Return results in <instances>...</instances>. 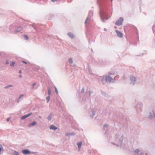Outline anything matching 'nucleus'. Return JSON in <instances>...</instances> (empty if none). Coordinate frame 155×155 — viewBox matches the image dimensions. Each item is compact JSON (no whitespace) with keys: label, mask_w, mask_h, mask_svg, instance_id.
Instances as JSON below:
<instances>
[{"label":"nucleus","mask_w":155,"mask_h":155,"mask_svg":"<svg viewBox=\"0 0 155 155\" xmlns=\"http://www.w3.org/2000/svg\"><path fill=\"white\" fill-rule=\"evenodd\" d=\"M115 31L117 33V35L118 37L122 38L123 36L122 33L119 31L115 30Z\"/></svg>","instance_id":"f8f14e48"},{"label":"nucleus","mask_w":155,"mask_h":155,"mask_svg":"<svg viewBox=\"0 0 155 155\" xmlns=\"http://www.w3.org/2000/svg\"><path fill=\"white\" fill-rule=\"evenodd\" d=\"M101 81L102 82V84H104L105 83V82H106V78L105 77H104L102 78L101 79Z\"/></svg>","instance_id":"412c9836"},{"label":"nucleus","mask_w":155,"mask_h":155,"mask_svg":"<svg viewBox=\"0 0 155 155\" xmlns=\"http://www.w3.org/2000/svg\"><path fill=\"white\" fill-rule=\"evenodd\" d=\"M24 37L25 38V39L26 40H28V36L27 35H25L24 36Z\"/></svg>","instance_id":"cd10ccee"},{"label":"nucleus","mask_w":155,"mask_h":155,"mask_svg":"<svg viewBox=\"0 0 155 155\" xmlns=\"http://www.w3.org/2000/svg\"><path fill=\"white\" fill-rule=\"evenodd\" d=\"M57 0H51V1L52 2H55Z\"/></svg>","instance_id":"ea45409f"},{"label":"nucleus","mask_w":155,"mask_h":155,"mask_svg":"<svg viewBox=\"0 0 155 155\" xmlns=\"http://www.w3.org/2000/svg\"><path fill=\"white\" fill-rule=\"evenodd\" d=\"M9 62H8V60H7V61H6V63H5V64H9Z\"/></svg>","instance_id":"58836bf2"},{"label":"nucleus","mask_w":155,"mask_h":155,"mask_svg":"<svg viewBox=\"0 0 155 155\" xmlns=\"http://www.w3.org/2000/svg\"><path fill=\"white\" fill-rule=\"evenodd\" d=\"M106 0H97V3L100 8V16L101 21L103 22H104V19L107 20L108 19L106 14L102 10L101 8L102 6L104 4Z\"/></svg>","instance_id":"f257e3e1"},{"label":"nucleus","mask_w":155,"mask_h":155,"mask_svg":"<svg viewBox=\"0 0 155 155\" xmlns=\"http://www.w3.org/2000/svg\"><path fill=\"white\" fill-rule=\"evenodd\" d=\"M153 116H154V110H153L151 112H149L148 118L149 119H152Z\"/></svg>","instance_id":"9b49d317"},{"label":"nucleus","mask_w":155,"mask_h":155,"mask_svg":"<svg viewBox=\"0 0 155 155\" xmlns=\"http://www.w3.org/2000/svg\"><path fill=\"white\" fill-rule=\"evenodd\" d=\"M10 30L12 33H17L20 31L22 30V28L20 26L16 27L15 25L13 24L10 27Z\"/></svg>","instance_id":"f03ea898"},{"label":"nucleus","mask_w":155,"mask_h":155,"mask_svg":"<svg viewBox=\"0 0 155 155\" xmlns=\"http://www.w3.org/2000/svg\"><path fill=\"white\" fill-rule=\"evenodd\" d=\"M9 120H10V118H8L7 119V121L8 122L9 121Z\"/></svg>","instance_id":"79ce46f5"},{"label":"nucleus","mask_w":155,"mask_h":155,"mask_svg":"<svg viewBox=\"0 0 155 155\" xmlns=\"http://www.w3.org/2000/svg\"><path fill=\"white\" fill-rule=\"evenodd\" d=\"M3 152V147L2 145L0 144V154L2 153Z\"/></svg>","instance_id":"aec40b11"},{"label":"nucleus","mask_w":155,"mask_h":155,"mask_svg":"<svg viewBox=\"0 0 155 155\" xmlns=\"http://www.w3.org/2000/svg\"><path fill=\"white\" fill-rule=\"evenodd\" d=\"M22 153L24 155L29 154L30 153V151L28 149H25L22 151Z\"/></svg>","instance_id":"9d476101"},{"label":"nucleus","mask_w":155,"mask_h":155,"mask_svg":"<svg viewBox=\"0 0 155 155\" xmlns=\"http://www.w3.org/2000/svg\"><path fill=\"white\" fill-rule=\"evenodd\" d=\"M67 35H68V36L71 38L73 39L74 38V35L71 33L69 32L68 33Z\"/></svg>","instance_id":"2eb2a0df"},{"label":"nucleus","mask_w":155,"mask_h":155,"mask_svg":"<svg viewBox=\"0 0 155 155\" xmlns=\"http://www.w3.org/2000/svg\"><path fill=\"white\" fill-rule=\"evenodd\" d=\"M31 26L32 27H33L35 30H36V28L34 27L33 25H31Z\"/></svg>","instance_id":"72a5a7b5"},{"label":"nucleus","mask_w":155,"mask_h":155,"mask_svg":"<svg viewBox=\"0 0 155 155\" xmlns=\"http://www.w3.org/2000/svg\"><path fill=\"white\" fill-rule=\"evenodd\" d=\"M36 84V83H34L33 84H32V86H33L32 88H34V86Z\"/></svg>","instance_id":"f704fd0d"},{"label":"nucleus","mask_w":155,"mask_h":155,"mask_svg":"<svg viewBox=\"0 0 155 155\" xmlns=\"http://www.w3.org/2000/svg\"><path fill=\"white\" fill-rule=\"evenodd\" d=\"M32 114V113H31L28 114H26V115H24L22 116L21 117V120L25 119L27 117L30 116Z\"/></svg>","instance_id":"ddd939ff"},{"label":"nucleus","mask_w":155,"mask_h":155,"mask_svg":"<svg viewBox=\"0 0 155 155\" xmlns=\"http://www.w3.org/2000/svg\"><path fill=\"white\" fill-rule=\"evenodd\" d=\"M89 97H91V94L92 93L93 91H89Z\"/></svg>","instance_id":"c85d7f7f"},{"label":"nucleus","mask_w":155,"mask_h":155,"mask_svg":"<svg viewBox=\"0 0 155 155\" xmlns=\"http://www.w3.org/2000/svg\"><path fill=\"white\" fill-rule=\"evenodd\" d=\"M68 62L70 64H72L73 62L72 58H69L68 59Z\"/></svg>","instance_id":"5701e85b"},{"label":"nucleus","mask_w":155,"mask_h":155,"mask_svg":"<svg viewBox=\"0 0 155 155\" xmlns=\"http://www.w3.org/2000/svg\"><path fill=\"white\" fill-rule=\"evenodd\" d=\"M75 134L74 132H72L71 133H67L66 134V136H68L69 135H74Z\"/></svg>","instance_id":"6ab92c4d"},{"label":"nucleus","mask_w":155,"mask_h":155,"mask_svg":"<svg viewBox=\"0 0 155 155\" xmlns=\"http://www.w3.org/2000/svg\"><path fill=\"white\" fill-rule=\"evenodd\" d=\"M19 78H21L22 77V75L21 74L20 75H19Z\"/></svg>","instance_id":"a19ab883"},{"label":"nucleus","mask_w":155,"mask_h":155,"mask_svg":"<svg viewBox=\"0 0 155 155\" xmlns=\"http://www.w3.org/2000/svg\"><path fill=\"white\" fill-rule=\"evenodd\" d=\"M145 155H148V154H147V153H145Z\"/></svg>","instance_id":"de8ad7c7"},{"label":"nucleus","mask_w":155,"mask_h":155,"mask_svg":"<svg viewBox=\"0 0 155 155\" xmlns=\"http://www.w3.org/2000/svg\"><path fill=\"white\" fill-rule=\"evenodd\" d=\"M112 143L114 145L115 144L114 143Z\"/></svg>","instance_id":"8fccbe9b"},{"label":"nucleus","mask_w":155,"mask_h":155,"mask_svg":"<svg viewBox=\"0 0 155 155\" xmlns=\"http://www.w3.org/2000/svg\"><path fill=\"white\" fill-rule=\"evenodd\" d=\"M124 139V136L123 135H122L121 137H120V139H119V141L117 142V144L116 145L118 147H121V145L122 143L123 140Z\"/></svg>","instance_id":"423d86ee"},{"label":"nucleus","mask_w":155,"mask_h":155,"mask_svg":"<svg viewBox=\"0 0 155 155\" xmlns=\"http://www.w3.org/2000/svg\"><path fill=\"white\" fill-rule=\"evenodd\" d=\"M15 62L14 61H12V63L10 64V66H12V67H14L15 66Z\"/></svg>","instance_id":"a878e982"},{"label":"nucleus","mask_w":155,"mask_h":155,"mask_svg":"<svg viewBox=\"0 0 155 155\" xmlns=\"http://www.w3.org/2000/svg\"><path fill=\"white\" fill-rule=\"evenodd\" d=\"M47 102V103H48L50 100V96H48L46 97Z\"/></svg>","instance_id":"393cba45"},{"label":"nucleus","mask_w":155,"mask_h":155,"mask_svg":"<svg viewBox=\"0 0 155 155\" xmlns=\"http://www.w3.org/2000/svg\"><path fill=\"white\" fill-rule=\"evenodd\" d=\"M53 114L52 113H51L48 117H47V119L49 121H50L52 118V117Z\"/></svg>","instance_id":"dca6fc26"},{"label":"nucleus","mask_w":155,"mask_h":155,"mask_svg":"<svg viewBox=\"0 0 155 155\" xmlns=\"http://www.w3.org/2000/svg\"><path fill=\"white\" fill-rule=\"evenodd\" d=\"M89 72L90 74H91V71L90 69L89 70Z\"/></svg>","instance_id":"c03bdc74"},{"label":"nucleus","mask_w":155,"mask_h":155,"mask_svg":"<svg viewBox=\"0 0 155 155\" xmlns=\"http://www.w3.org/2000/svg\"><path fill=\"white\" fill-rule=\"evenodd\" d=\"M123 18L122 17H120L115 22V25L117 26L121 25L123 21Z\"/></svg>","instance_id":"39448f33"},{"label":"nucleus","mask_w":155,"mask_h":155,"mask_svg":"<svg viewBox=\"0 0 155 155\" xmlns=\"http://www.w3.org/2000/svg\"><path fill=\"white\" fill-rule=\"evenodd\" d=\"M130 80L131 81L130 83L133 85L136 82V78L134 76H131L130 77Z\"/></svg>","instance_id":"1a4fd4ad"},{"label":"nucleus","mask_w":155,"mask_h":155,"mask_svg":"<svg viewBox=\"0 0 155 155\" xmlns=\"http://www.w3.org/2000/svg\"><path fill=\"white\" fill-rule=\"evenodd\" d=\"M114 28H117V27L116 26H114Z\"/></svg>","instance_id":"09e8293b"},{"label":"nucleus","mask_w":155,"mask_h":155,"mask_svg":"<svg viewBox=\"0 0 155 155\" xmlns=\"http://www.w3.org/2000/svg\"><path fill=\"white\" fill-rule=\"evenodd\" d=\"M54 88H55V92L56 94H58V91L57 90V88L55 87H54Z\"/></svg>","instance_id":"c756f323"},{"label":"nucleus","mask_w":155,"mask_h":155,"mask_svg":"<svg viewBox=\"0 0 155 155\" xmlns=\"http://www.w3.org/2000/svg\"><path fill=\"white\" fill-rule=\"evenodd\" d=\"M19 72L20 73V74H21L22 73V71L21 70H19Z\"/></svg>","instance_id":"37998d69"},{"label":"nucleus","mask_w":155,"mask_h":155,"mask_svg":"<svg viewBox=\"0 0 155 155\" xmlns=\"http://www.w3.org/2000/svg\"><path fill=\"white\" fill-rule=\"evenodd\" d=\"M134 155H143V153L140 152L139 149H137L134 150Z\"/></svg>","instance_id":"0eeeda50"},{"label":"nucleus","mask_w":155,"mask_h":155,"mask_svg":"<svg viewBox=\"0 0 155 155\" xmlns=\"http://www.w3.org/2000/svg\"><path fill=\"white\" fill-rule=\"evenodd\" d=\"M104 31H107V29L106 28H104Z\"/></svg>","instance_id":"a18cd8bd"},{"label":"nucleus","mask_w":155,"mask_h":155,"mask_svg":"<svg viewBox=\"0 0 155 155\" xmlns=\"http://www.w3.org/2000/svg\"><path fill=\"white\" fill-rule=\"evenodd\" d=\"M48 96H50L51 94V90L50 88H49L48 89Z\"/></svg>","instance_id":"bb28decb"},{"label":"nucleus","mask_w":155,"mask_h":155,"mask_svg":"<svg viewBox=\"0 0 155 155\" xmlns=\"http://www.w3.org/2000/svg\"><path fill=\"white\" fill-rule=\"evenodd\" d=\"M82 144V143L81 142H80L77 143V144L78 146V147L79 149L81 148Z\"/></svg>","instance_id":"4be33fe9"},{"label":"nucleus","mask_w":155,"mask_h":155,"mask_svg":"<svg viewBox=\"0 0 155 155\" xmlns=\"http://www.w3.org/2000/svg\"><path fill=\"white\" fill-rule=\"evenodd\" d=\"M116 77H117V76H116L115 78Z\"/></svg>","instance_id":"603ef678"},{"label":"nucleus","mask_w":155,"mask_h":155,"mask_svg":"<svg viewBox=\"0 0 155 155\" xmlns=\"http://www.w3.org/2000/svg\"><path fill=\"white\" fill-rule=\"evenodd\" d=\"M50 129L55 130L57 129V127L53 125H51L50 126Z\"/></svg>","instance_id":"4468645a"},{"label":"nucleus","mask_w":155,"mask_h":155,"mask_svg":"<svg viewBox=\"0 0 155 155\" xmlns=\"http://www.w3.org/2000/svg\"><path fill=\"white\" fill-rule=\"evenodd\" d=\"M12 86V85H8V86H7V87H5V88H7V87H11Z\"/></svg>","instance_id":"4c0bfd02"},{"label":"nucleus","mask_w":155,"mask_h":155,"mask_svg":"<svg viewBox=\"0 0 155 155\" xmlns=\"http://www.w3.org/2000/svg\"><path fill=\"white\" fill-rule=\"evenodd\" d=\"M92 115H91V117H93L95 115V112L94 110H92Z\"/></svg>","instance_id":"b1692460"},{"label":"nucleus","mask_w":155,"mask_h":155,"mask_svg":"<svg viewBox=\"0 0 155 155\" xmlns=\"http://www.w3.org/2000/svg\"><path fill=\"white\" fill-rule=\"evenodd\" d=\"M22 62L23 63H25V64H27V63L26 61H22Z\"/></svg>","instance_id":"e433bc0d"},{"label":"nucleus","mask_w":155,"mask_h":155,"mask_svg":"<svg viewBox=\"0 0 155 155\" xmlns=\"http://www.w3.org/2000/svg\"><path fill=\"white\" fill-rule=\"evenodd\" d=\"M14 154L15 155H19L18 152L16 151H14Z\"/></svg>","instance_id":"2f4dec72"},{"label":"nucleus","mask_w":155,"mask_h":155,"mask_svg":"<svg viewBox=\"0 0 155 155\" xmlns=\"http://www.w3.org/2000/svg\"><path fill=\"white\" fill-rule=\"evenodd\" d=\"M134 28H135V29H136V31H137V28H136V27H134Z\"/></svg>","instance_id":"49530a36"},{"label":"nucleus","mask_w":155,"mask_h":155,"mask_svg":"<svg viewBox=\"0 0 155 155\" xmlns=\"http://www.w3.org/2000/svg\"><path fill=\"white\" fill-rule=\"evenodd\" d=\"M118 136H119V135L118 134H116L115 136V138L116 139H117L118 138Z\"/></svg>","instance_id":"473e14b6"},{"label":"nucleus","mask_w":155,"mask_h":155,"mask_svg":"<svg viewBox=\"0 0 155 155\" xmlns=\"http://www.w3.org/2000/svg\"><path fill=\"white\" fill-rule=\"evenodd\" d=\"M108 126V125L107 124H105L104 126V128L107 127Z\"/></svg>","instance_id":"c9c22d12"},{"label":"nucleus","mask_w":155,"mask_h":155,"mask_svg":"<svg viewBox=\"0 0 155 155\" xmlns=\"http://www.w3.org/2000/svg\"><path fill=\"white\" fill-rule=\"evenodd\" d=\"M111 0V1H112V0Z\"/></svg>","instance_id":"864d4df0"},{"label":"nucleus","mask_w":155,"mask_h":155,"mask_svg":"<svg viewBox=\"0 0 155 155\" xmlns=\"http://www.w3.org/2000/svg\"><path fill=\"white\" fill-rule=\"evenodd\" d=\"M143 104L141 103H138L136 106V108L137 112L141 111L142 110Z\"/></svg>","instance_id":"20e7f679"},{"label":"nucleus","mask_w":155,"mask_h":155,"mask_svg":"<svg viewBox=\"0 0 155 155\" xmlns=\"http://www.w3.org/2000/svg\"><path fill=\"white\" fill-rule=\"evenodd\" d=\"M105 77L106 78V81L107 83H110L111 82H112V80H113V79H112L110 76H107Z\"/></svg>","instance_id":"6e6552de"},{"label":"nucleus","mask_w":155,"mask_h":155,"mask_svg":"<svg viewBox=\"0 0 155 155\" xmlns=\"http://www.w3.org/2000/svg\"><path fill=\"white\" fill-rule=\"evenodd\" d=\"M24 96L23 94L21 95L19 97L18 99L17 100V103H19L20 102V100L21 99L22 97Z\"/></svg>","instance_id":"a211bd4d"},{"label":"nucleus","mask_w":155,"mask_h":155,"mask_svg":"<svg viewBox=\"0 0 155 155\" xmlns=\"http://www.w3.org/2000/svg\"><path fill=\"white\" fill-rule=\"evenodd\" d=\"M84 91V87H83L81 90V93H83Z\"/></svg>","instance_id":"7c9ffc66"},{"label":"nucleus","mask_w":155,"mask_h":155,"mask_svg":"<svg viewBox=\"0 0 155 155\" xmlns=\"http://www.w3.org/2000/svg\"><path fill=\"white\" fill-rule=\"evenodd\" d=\"M39 118H41V116H40V117H39Z\"/></svg>","instance_id":"3c124183"},{"label":"nucleus","mask_w":155,"mask_h":155,"mask_svg":"<svg viewBox=\"0 0 155 155\" xmlns=\"http://www.w3.org/2000/svg\"><path fill=\"white\" fill-rule=\"evenodd\" d=\"M93 12L92 11H89L88 17L86 18L85 21V24H86L87 23V20H90L91 21H92L93 20V19L92 18V17H93Z\"/></svg>","instance_id":"7ed1b4c3"},{"label":"nucleus","mask_w":155,"mask_h":155,"mask_svg":"<svg viewBox=\"0 0 155 155\" xmlns=\"http://www.w3.org/2000/svg\"><path fill=\"white\" fill-rule=\"evenodd\" d=\"M37 124L35 121H33L32 123L29 124L28 126L30 127L35 125Z\"/></svg>","instance_id":"f3484780"}]
</instances>
